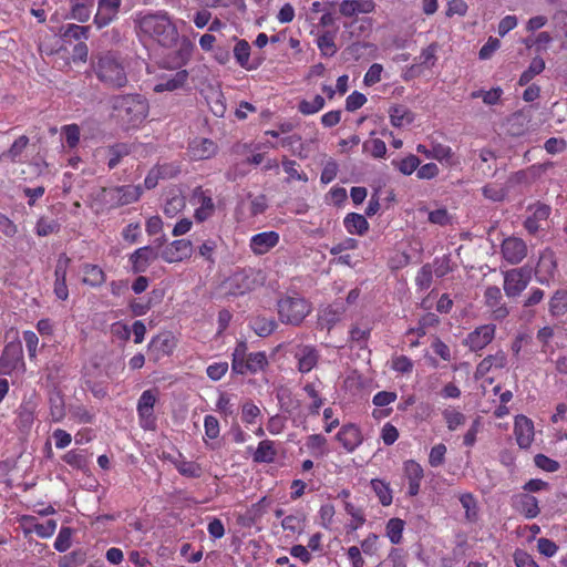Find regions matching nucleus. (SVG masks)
Instances as JSON below:
<instances>
[{
	"label": "nucleus",
	"instance_id": "obj_1",
	"mask_svg": "<svg viewBox=\"0 0 567 567\" xmlns=\"http://www.w3.org/2000/svg\"><path fill=\"white\" fill-rule=\"evenodd\" d=\"M135 27L140 33L157 41L163 47H173L178 40V31L167 11L137 13Z\"/></svg>",
	"mask_w": 567,
	"mask_h": 567
},
{
	"label": "nucleus",
	"instance_id": "obj_2",
	"mask_svg": "<svg viewBox=\"0 0 567 567\" xmlns=\"http://www.w3.org/2000/svg\"><path fill=\"white\" fill-rule=\"evenodd\" d=\"M113 114L125 131L141 126L150 111L148 101L141 94H122L111 99Z\"/></svg>",
	"mask_w": 567,
	"mask_h": 567
},
{
	"label": "nucleus",
	"instance_id": "obj_3",
	"mask_svg": "<svg viewBox=\"0 0 567 567\" xmlns=\"http://www.w3.org/2000/svg\"><path fill=\"white\" fill-rule=\"evenodd\" d=\"M92 68L99 81L107 87L122 89L127 84L122 62L110 52L100 55Z\"/></svg>",
	"mask_w": 567,
	"mask_h": 567
},
{
	"label": "nucleus",
	"instance_id": "obj_4",
	"mask_svg": "<svg viewBox=\"0 0 567 567\" xmlns=\"http://www.w3.org/2000/svg\"><path fill=\"white\" fill-rule=\"evenodd\" d=\"M265 276L255 269H243L227 277L218 287L221 296H240L262 285Z\"/></svg>",
	"mask_w": 567,
	"mask_h": 567
},
{
	"label": "nucleus",
	"instance_id": "obj_5",
	"mask_svg": "<svg viewBox=\"0 0 567 567\" xmlns=\"http://www.w3.org/2000/svg\"><path fill=\"white\" fill-rule=\"evenodd\" d=\"M247 344L238 342L231 359V370L237 374L258 373L264 371L268 365V360L265 352H250L247 353Z\"/></svg>",
	"mask_w": 567,
	"mask_h": 567
},
{
	"label": "nucleus",
	"instance_id": "obj_6",
	"mask_svg": "<svg viewBox=\"0 0 567 567\" xmlns=\"http://www.w3.org/2000/svg\"><path fill=\"white\" fill-rule=\"evenodd\" d=\"M277 307L280 321L289 324H299L311 311L309 302L298 295L282 297Z\"/></svg>",
	"mask_w": 567,
	"mask_h": 567
},
{
	"label": "nucleus",
	"instance_id": "obj_7",
	"mask_svg": "<svg viewBox=\"0 0 567 567\" xmlns=\"http://www.w3.org/2000/svg\"><path fill=\"white\" fill-rule=\"evenodd\" d=\"M551 207L545 203L536 202L526 208L524 228L530 236L543 237L550 226Z\"/></svg>",
	"mask_w": 567,
	"mask_h": 567
},
{
	"label": "nucleus",
	"instance_id": "obj_8",
	"mask_svg": "<svg viewBox=\"0 0 567 567\" xmlns=\"http://www.w3.org/2000/svg\"><path fill=\"white\" fill-rule=\"evenodd\" d=\"M103 193L110 207L117 208L136 203L143 195V187L128 184L105 188Z\"/></svg>",
	"mask_w": 567,
	"mask_h": 567
},
{
	"label": "nucleus",
	"instance_id": "obj_9",
	"mask_svg": "<svg viewBox=\"0 0 567 567\" xmlns=\"http://www.w3.org/2000/svg\"><path fill=\"white\" fill-rule=\"evenodd\" d=\"M156 390H145L137 401V415L140 425L144 430H154L156 426V417L154 415V405L157 401Z\"/></svg>",
	"mask_w": 567,
	"mask_h": 567
},
{
	"label": "nucleus",
	"instance_id": "obj_10",
	"mask_svg": "<svg viewBox=\"0 0 567 567\" xmlns=\"http://www.w3.org/2000/svg\"><path fill=\"white\" fill-rule=\"evenodd\" d=\"M122 0H97V10L93 18L94 25L101 30L118 19Z\"/></svg>",
	"mask_w": 567,
	"mask_h": 567
},
{
	"label": "nucleus",
	"instance_id": "obj_11",
	"mask_svg": "<svg viewBox=\"0 0 567 567\" xmlns=\"http://www.w3.org/2000/svg\"><path fill=\"white\" fill-rule=\"evenodd\" d=\"M192 200L198 205L194 214L197 221H205L213 216L215 204L210 190L203 189L202 186L195 187L192 192Z\"/></svg>",
	"mask_w": 567,
	"mask_h": 567
},
{
	"label": "nucleus",
	"instance_id": "obj_12",
	"mask_svg": "<svg viewBox=\"0 0 567 567\" xmlns=\"http://www.w3.org/2000/svg\"><path fill=\"white\" fill-rule=\"evenodd\" d=\"M530 280L529 272L524 269H512L504 275V290L507 297H516L526 289Z\"/></svg>",
	"mask_w": 567,
	"mask_h": 567
},
{
	"label": "nucleus",
	"instance_id": "obj_13",
	"mask_svg": "<svg viewBox=\"0 0 567 567\" xmlns=\"http://www.w3.org/2000/svg\"><path fill=\"white\" fill-rule=\"evenodd\" d=\"M496 327L492 323L477 327L474 331L468 333L464 343L472 350L478 351L484 349L492 342L495 336Z\"/></svg>",
	"mask_w": 567,
	"mask_h": 567
},
{
	"label": "nucleus",
	"instance_id": "obj_14",
	"mask_svg": "<svg viewBox=\"0 0 567 567\" xmlns=\"http://www.w3.org/2000/svg\"><path fill=\"white\" fill-rule=\"evenodd\" d=\"M188 154L193 161L212 158L218 151L217 144L206 137H195L188 144Z\"/></svg>",
	"mask_w": 567,
	"mask_h": 567
},
{
	"label": "nucleus",
	"instance_id": "obj_15",
	"mask_svg": "<svg viewBox=\"0 0 567 567\" xmlns=\"http://www.w3.org/2000/svg\"><path fill=\"white\" fill-rule=\"evenodd\" d=\"M188 72L186 70H179L171 74H165L158 76L157 83L154 85V92L163 93V92H173L178 89H182L187 80Z\"/></svg>",
	"mask_w": 567,
	"mask_h": 567
},
{
	"label": "nucleus",
	"instance_id": "obj_16",
	"mask_svg": "<svg viewBox=\"0 0 567 567\" xmlns=\"http://www.w3.org/2000/svg\"><path fill=\"white\" fill-rule=\"evenodd\" d=\"M337 440L347 452L351 453L361 445L363 436L360 429L355 424L350 423L340 429L337 434Z\"/></svg>",
	"mask_w": 567,
	"mask_h": 567
},
{
	"label": "nucleus",
	"instance_id": "obj_17",
	"mask_svg": "<svg viewBox=\"0 0 567 567\" xmlns=\"http://www.w3.org/2000/svg\"><path fill=\"white\" fill-rule=\"evenodd\" d=\"M514 434L519 447H529L534 440V424L532 420H529L525 415L516 416L514 424Z\"/></svg>",
	"mask_w": 567,
	"mask_h": 567
},
{
	"label": "nucleus",
	"instance_id": "obj_18",
	"mask_svg": "<svg viewBox=\"0 0 567 567\" xmlns=\"http://www.w3.org/2000/svg\"><path fill=\"white\" fill-rule=\"evenodd\" d=\"M484 297L485 303L492 309V316L495 320H502L507 317L509 311L507 307L502 303L503 297L498 287L492 286L486 288Z\"/></svg>",
	"mask_w": 567,
	"mask_h": 567
},
{
	"label": "nucleus",
	"instance_id": "obj_19",
	"mask_svg": "<svg viewBox=\"0 0 567 567\" xmlns=\"http://www.w3.org/2000/svg\"><path fill=\"white\" fill-rule=\"evenodd\" d=\"M404 475L409 481V494L411 496L416 495L423 478L422 466L417 462L409 460L404 463Z\"/></svg>",
	"mask_w": 567,
	"mask_h": 567
},
{
	"label": "nucleus",
	"instance_id": "obj_20",
	"mask_svg": "<svg viewBox=\"0 0 567 567\" xmlns=\"http://www.w3.org/2000/svg\"><path fill=\"white\" fill-rule=\"evenodd\" d=\"M514 507L526 518H534L539 514L538 502L536 497L529 494H520L514 499Z\"/></svg>",
	"mask_w": 567,
	"mask_h": 567
},
{
	"label": "nucleus",
	"instance_id": "obj_21",
	"mask_svg": "<svg viewBox=\"0 0 567 567\" xmlns=\"http://www.w3.org/2000/svg\"><path fill=\"white\" fill-rule=\"evenodd\" d=\"M295 357L298 361V369L302 373L311 371L318 362L317 351L309 346L298 348Z\"/></svg>",
	"mask_w": 567,
	"mask_h": 567
},
{
	"label": "nucleus",
	"instance_id": "obj_22",
	"mask_svg": "<svg viewBox=\"0 0 567 567\" xmlns=\"http://www.w3.org/2000/svg\"><path fill=\"white\" fill-rule=\"evenodd\" d=\"M157 259L155 250H135L130 256L133 272H144Z\"/></svg>",
	"mask_w": 567,
	"mask_h": 567
},
{
	"label": "nucleus",
	"instance_id": "obj_23",
	"mask_svg": "<svg viewBox=\"0 0 567 567\" xmlns=\"http://www.w3.org/2000/svg\"><path fill=\"white\" fill-rule=\"evenodd\" d=\"M390 122L394 127H403L411 124L415 115L405 105L396 104L389 110Z\"/></svg>",
	"mask_w": 567,
	"mask_h": 567
},
{
	"label": "nucleus",
	"instance_id": "obj_24",
	"mask_svg": "<svg viewBox=\"0 0 567 567\" xmlns=\"http://www.w3.org/2000/svg\"><path fill=\"white\" fill-rule=\"evenodd\" d=\"M69 259L62 256L58 262L55 268V285H54V293L61 300H66L69 297L68 287L65 284L66 277V264Z\"/></svg>",
	"mask_w": 567,
	"mask_h": 567
},
{
	"label": "nucleus",
	"instance_id": "obj_25",
	"mask_svg": "<svg viewBox=\"0 0 567 567\" xmlns=\"http://www.w3.org/2000/svg\"><path fill=\"white\" fill-rule=\"evenodd\" d=\"M346 229L352 235H363L368 228L369 223L361 214L350 213L343 220Z\"/></svg>",
	"mask_w": 567,
	"mask_h": 567
},
{
	"label": "nucleus",
	"instance_id": "obj_26",
	"mask_svg": "<svg viewBox=\"0 0 567 567\" xmlns=\"http://www.w3.org/2000/svg\"><path fill=\"white\" fill-rule=\"evenodd\" d=\"M546 68L545 60L540 56L532 59L528 68L520 74L518 79V85H527L535 76L540 74Z\"/></svg>",
	"mask_w": 567,
	"mask_h": 567
},
{
	"label": "nucleus",
	"instance_id": "obj_27",
	"mask_svg": "<svg viewBox=\"0 0 567 567\" xmlns=\"http://www.w3.org/2000/svg\"><path fill=\"white\" fill-rule=\"evenodd\" d=\"M405 522L401 518H390L385 524V536L393 545H399L403 539Z\"/></svg>",
	"mask_w": 567,
	"mask_h": 567
},
{
	"label": "nucleus",
	"instance_id": "obj_28",
	"mask_svg": "<svg viewBox=\"0 0 567 567\" xmlns=\"http://www.w3.org/2000/svg\"><path fill=\"white\" fill-rule=\"evenodd\" d=\"M276 455L275 443L269 440H264L258 444L254 453V461L257 463H271L275 461Z\"/></svg>",
	"mask_w": 567,
	"mask_h": 567
},
{
	"label": "nucleus",
	"instance_id": "obj_29",
	"mask_svg": "<svg viewBox=\"0 0 567 567\" xmlns=\"http://www.w3.org/2000/svg\"><path fill=\"white\" fill-rule=\"evenodd\" d=\"M391 164L401 174H403L405 176H410L414 172L417 171V167L421 164V159L416 155H414V154H409L408 156H405L403 158L393 159L391 162Z\"/></svg>",
	"mask_w": 567,
	"mask_h": 567
},
{
	"label": "nucleus",
	"instance_id": "obj_30",
	"mask_svg": "<svg viewBox=\"0 0 567 567\" xmlns=\"http://www.w3.org/2000/svg\"><path fill=\"white\" fill-rule=\"evenodd\" d=\"M234 56L237 61V63L246 69V70H254L257 68L256 64H251L249 62L250 56V45L246 40H239L235 48H234Z\"/></svg>",
	"mask_w": 567,
	"mask_h": 567
},
{
	"label": "nucleus",
	"instance_id": "obj_31",
	"mask_svg": "<svg viewBox=\"0 0 567 567\" xmlns=\"http://www.w3.org/2000/svg\"><path fill=\"white\" fill-rule=\"evenodd\" d=\"M279 243V234L276 231H264L256 234L250 239L251 248H274Z\"/></svg>",
	"mask_w": 567,
	"mask_h": 567
},
{
	"label": "nucleus",
	"instance_id": "obj_32",
	"mask_svg": "<svg viewBox=\"0 0 567 567\" xmlns=\"http://www.w3.org/2000/svg\"><path fill=\"white\" fill-rule=\"evenodd\" d=\"M90 25H79L74 23L66 24L61 29V37L68 40H87L90 34Z\"/></svg>",
	"mask_w": 567,
	"mask_h": 567
},
{
	"label": "nucleus",
	"instance_id": "obj_33",
	"mask_svg": "<svg viewBox=\"0 0 567 567\" xmlns=\"http://www.w3.org/2000/svg\"><path fill=\"white\" fill-rule=\"evenodd\" d=\"M281 164H282V168H284L285 173L288 175V177L286 179L287 183H290L292 181H299L302 183L308 182L307 174L299 169L300 165L295 159H290L285 156L282 158Z\"/></svg>",
	"mask_w": 567,
	"mask_h": 567
},
{
	"label": "nucleus",
	"instance_id": "obj_34",
	"mask_svg": "<svg viewBox=\"0 0 567 567\" xmlns=\"http://www.w3.org/2000/svg\"><path fill=\"white\" fill-rule=\"evenodd\" d=\"M131 150L130 146L125 143H117L114 145L109 146L107 154H109V161H107V167L109 169H114L122 158L124 156H127L130 154Z\"/></svg>",
	"mask_w": 567,
	"mask_h": 567
},
{
	"label": "nucleus",
	"instance_id": "obj_35",
	"mask_svg": "<svg viewBox=\"0 0 567 567\" xmlns=\"http://www.w3.org/2000/svg\"><path fill=\"white\" fill-rule=\"evenodd\" d=\"M174 464L178 473L183 476L197 478L203 474V468L198 463L187 461L184 457L176 460Z\"/></svg>",
	"mask_w": 567,
	"mask_h": 567
},
{
	"label": "nucleus",
	"instance_id": "obj_36",
	"mask_svg": "<svg viewBox=\"0 0 567 567\" xmlns=\"http://www.w3.org/2000/svg\"><path fill=\"white\" fill-rule=\"evenodd\" d=\"M316 42L321 54L326 58L333 56L338 51L334 34L331 32H323L317 38Z\"/></svg>",
	"mask_w": 567,
	"mask_h": 567
},
{
	"label": "nucleus",
	"instance_id": "obj_37",
	"mask_svg": "<svg viewBox=\"0 0 567 567\" xmlns=\"http://www.w3.org/2000/svg\"><path fill=\"white\" fill-rule=\"evenodd\" d=\"M442 415L450 431L457 430L466 421V416L461 411L452 406L444 409Z\"/></svg>",
	"mask_w": 567,
	"mask_h": 567
},
{
	"label": "nucleus",
	"instance_id": "obj_38",
	"mask_svg": "<svg viewBox=\"0 0 567 567\" xmlns=\"http://www.w3.org/2000/svg\"><path fill=\"white\" fill-rule=\"evenodd\" d=\"M105 281L103 270L95 265H85L83 267V282L90 286H100Z\"/></svg>",
	"mask_w": 567,
	"mask_h": 567
},
{
	"label": "nucleus",
	"instance_id": "obj_39",
	"mask_svg": "<svg viewBox=\"0 0 567 567\" xmlns=\"http://www.w3.org/2000/svg\"><path fill=\"white\" fill-rule=\"evenodd\" d=\"M70 18L81 23H85L91 17V6L79 0H70Z\"/></svg>",
	"mask_w": 567,
	"mask_h": 567
},
{
	"label": "nucleus",
	"instance_id": "obj_40",
	"mask_svg": "<svg viewBox=\"0 0 567 567\" xmlns=\"http://www.w3.org/2000/svg\"><path fill=\"white\" fill-rule=\"evenodd\" d=\"M186 206V198L182 194H174L166 199L163 212L167 217H175Z\"/></svg>",
	"mask_w": 567,
	"mask_h": 567
},
{
	"label": "nucleus",
	"instance_id": "obj_41",
	"mask_svg": "<svg viewBox=\"0 0 567 567\" xmlns=\"http://www.w3.org/2000/svg\"><path fill=\"white\" fill-rule=\"evenodd\" d=\"M371 487L383 506H389L392 503V491L388 483L375 478L371 481Z\"/></svg>",
	"mask_w": 567,
	"mask_h": 567
},
{
	"label": "nucleus",
	"instance_id": "obj_42",
	"mask_svg": "<svg viewBox=\"0 0 567 567\" xmlns=\"http://www.w3.org/2000/svg\"><path fill=\"white\" fill-rule=\"evenodd\" d=\"M29 144V137L21 135L10 146V148L3 153V156L9 158L12 163L20 162V157Z\"/></svg>",
	"mask_w": 567,
	"mask_h": 567
},
{
	"label": "nucleus",
	"instance_id": "obj_43",
	"mask_svg": "<svg viewBox=\"0 0 567 567\" xmlns=\"http://www.w3.org/2000/svg\"><path fill=\"white\" fill-rule=\"evenodd\" d=\"M326 101L321 95H316L313 100H302L298 104V111L303 115H312L324 107Z\"/></svg>",
	"mask_w": 567,
	"mask_h": 567
},
{
	"label": "nucleus",
	"instance_id": "obj_44",
	"mask_svg": "<svg viewBox=\"0 0 567 567\" xmlns=\"http://www.w3.org/2000/svg\"><path fill=\"white\" fill-rule=\"evenodd\" d=\"M276 327L277 323L272 319L266 317H256L251 321V328L260 337H267L271 334Z\"/></svg>",
	"mask_w": 567,
	"mask_h": 567
},
{
	"label": "nucleus",
	"instance_id": "obj_45",
	"mask_svg": "<svg viewBox=\"0 0 567 567\" xmlns=\"http://www.w3.org/2000/svg\"><path fill=\"white\" fill-rule=\"evenodd\" d=\"M453 151L449 145L434 143L431 147L432 159H436L440 163L452 164L453 163Z\"/></svg>",
	"mask_w": 567,
	"mask_h": 567
},
{
	"label": "nucleus",
	"instance_id": "obj_46",
	"mask_svg": "<svg viewBox=\"0 0 567 567\" xmlns=\"http://www.w3.org/2000/svg\"><path fill=\"white\" fill-rule=\"evenodd\" d=\"M437 49L439 44L436 42H433L424 48L419 55V64L425 69H432L437 61Z\"/></svg>",
	"mask_w": 567,
	"mask_h": 567
},
{
	"label": "nucleus",
	"instance_id": "obj_47",
	"mask_svg": "<svg viewBox=\"0 0 567 567\" xmlns=\"http://www.w3.org/2000/svg\"><path fill=\"white\" fill-rule=\"evenodd\" d=\"M363 151L374 158H383L386 154V145L381 138H370L363 143Z\"/></svg>",
	"mask_w": 567,
	"mask_h": 567
},
{
	"label": "nucleus",
	"instance_id": "obj_48",
	"mask_svg": "<svg viewBox=\"0 0 567 567\" xmlns=\"http://www.w3.org/2000/svg\"><path fill=\"white\" fill-rule=\"evenodd\" d=\"M60 230V224L56 219L41 217L35 226V233L38 236H49L56 234Z\"/></svg>",
	"mask_w": 567,
	"mask_h": 567
},
{
	"label": "nucleus",
	"instance_id": "obj_49",
	"mask_svg": "<svg viewBox=\"0 0 567 567\" xmlns=\"http://www.w3.org/2000/svg\"><path fill=\"white\" fill-rule=\"evenodd\" d=\"M173 347V339L169 336H157L150 342V349L163 355L172 353Z\"/></svg>",
	"mask_w": 567,
	"mask_h": 567
},
{
	"label": "nucleus",
	"instance_id": "obj_50",
	"mask_svg": "<svg viewBox=\"0 0 567 567\" xmlns=\"http://www.w3.org/2000/svg\"><path fill=\"white\" fill-rule=\"evenodd\" d=\"M62 134L69 148H75L80 143L81 130L78 124H68L62 126Z\"/></svg>",
	"mask_w": 567,
	"mask_h": 567
},
{
	"label": "nucleus",
	"instance_id": "obj_51",
	"mask_svg": "<svg viewBox=\"0 0 567 567\" xmlns=\"http://www.w3.org/2000/svg\"><path fill=\"white\" fill-rule=\"evenodd\" d=\"M556 265L551 258V256H540L539 262L536 269V274L538 276V281L540 284H547L548 279L543 277L542 274L546 272L549 277L553 276Z\"/></svg>",
	"mask_w": 567,
	"mask_h": 567
},
{
	"label": "nucleus",
	"instance_id": "obj_52",
	"mask_svg": "<svg viewBox=\"0 0 567 567\" xmlns=\"http://www.w3.org/2000/svg\"><path fill=\"white\" fill-rule=\"evenodd\" d=\"M549 309L554 316L565 313L567 311V291H557L550 300Z\"/></svg>",
	"mask_w": 567,
	"mask_h": 567
},
{
	"label": "nucleus",
	"instance_id": "obj_53",
	"mask_svg": "<svg viewBox=\"0 0 567 567\" xmlns=\"http://www.w3.org/2000/svg\"><path fill=\"white\" fill-rule=\"evenodd\" d=\"M342 313V310L328 307L321 311L319 316V323L322 327H327L328 329H330L336 322H338L341 319Z\"/></svg>",
	"mask_w": 567,
	"mask_h": 567
},
{
	"label": "nucleus",
	"instance_id": "obj_54",
	"mask_svg": "<svg viewBox=\"0 0 567 567\" xmlns=\"http://www.w3.org/2000/svg\"><path fill=\"white\" fill-rule=\"evenodd\" d=\"M327 440L321 434H312L307 439L306 446L313 455L326 454Z\"/></svg>",
	"mask_w": 567,
	"mask_h": 567
},
{
	"label": "nucleus",
	"instance_id": "obj_55",
	"mask_svg": "<svg viewBox=\"0 0 567 567\" xmlns=\"http://www.w3.org/2000/svg\"><path fill=\"white\" fill-rule=\"evenodd\" d=\"M305 392L307 393V395L311 399V403L309 405V411L310 413L312 414H318L319 413V410L320 408L322 406L323 404V400L321 399V396L319 395V392L316 388L315 384L312 383H308L305 385L303 388Z\"/></svg>",
	"mask_w": 567,
	"mask_h": 567
},
{
	"label": "nucleus",
	"instance_id": "obj_56",
	"mask_svg": "<svg viewBox=\"0 0 567 567\" xmlns=\"http://www.w3.org/2000/svg\"><path fill=\"white\" fill-rule=\"evenodd\" d=\"M205 436L204 440H215L219 436L220 426L218 420L213 415H206L204 419Z\"/></svg>",
	"mask_w": 567,
	"mask_h": 567
},
{
	"label": "nucleus",
	"instance_id": "obj_57",
	"mask_svg": "<svg viewBox=\"0 0 567 567\" xmlns=\"http://www.w3.org/2000/svg\"><path fill=\"white\" fill-rule=\"evenodd\" d=\"M483 196L493 202H502L506 197V189L496 184H487L482 188Z\"/></svg>",
	"mask_w": 567,
	"mask_h": 567
},
{
	"label": "nucleus",
	"instance_id": "obj_58",
	"mask_svg": "<svg viewBox=\"0 0 567 567\" xmlns=\"http://www.w3.org/2000/svg\"><path fill=\"white\" fill-rule=\"evenodd\" d=\"M72 530L69 527H62L54 540V548L64 553L71 547Z\"/></svg>",
	"mask_w": 567,
	"mask_h": 567
},
{
	"label": "nucleus",
	"instance_id": "obj_59",
	"mask_svg": "<svg viewBox=\"0 0 567 567\" xmlns=\"http://www.w3.org/2000/svg\"><path fill=\"white\" fill-rule=\"evenodd\" d=\"M446 446L443 443L434 445L429 455V463L432 467L442 465L445 461Z\"/></svg>",
	"mask_w": 567,
	"mask_h": 567
},
{
	"label": "nucleus",
	"instance_id": "obj_60",
	"mask_svg": "<svg viewBox=\"0 0 567 567\" xmlns=\"http://www.w3.org/2000/svg\"><path fill=\"white\" fill-rule=\"evenodd\" d=\"M260 414V409L256 404L248 402L243 405L241 420L244 423L255 424Z\"/></svg>",
	"mask_w": 567,
	"mask_h": 567
},
{
	"label": "nucleus",
	"instance_id": "obj_61",
	"mask_svg": "<svg viewBox=\"0 0 567 567\" xmlns=\"http://www.w3.org/2000/svg\"><path fill=\"white\" fill-rule=\"evenodd\" d=\"M338 171H339V166H338L337 162L333 159H329L322 168V172L320 175L321 183L329 184L332 181H334L337 177Z\"/></svg>",
	"mask_w": 567,
	"mask_h": 567
},
{
	"label": "nucleus",
	"instance_id": "obj_62",
	"mask_svg": "<svg viewBox=\"0 0 567 567\" xmlns=\"http://www.w3.org/2000/svg\"><path fill=\"white\" fill-rule=\"evenodd\" d=\"M429 221L439 226H446L452 223V216L446 208H440L430 212Z\"/></svg>",
	"mask_w": 567,
	"mask_h": 567
},
{
	"label": "nucleus",
	"instance_id": "obj_63",
	"mask_svg": "<svg viewBox=\"0 0 567 567\" xmlns=\"http://www.w3.org/2000/svg\"><path fill=\"white\" fill-rule=\"evenodd\" d=\"M365 103V95L361 92L354 91L350 95H348L346 100V110L349 112H354L362 107Z\"/></svg>",
	"mask_w": 567,
	"mask_h": 567
},
{
	"label": "nucleus",
	"instance_id": "obj_64",
	"mask_svg": "<svg viewBox=\"0 0 567 567\" xmlns=\"http://www.w3.org/2000/svg\"><path fill=\"white\" fill-rule=\"evenodd\" d=\"M514 563L516 567H539L529 554L520 549L514 553Z\"/></svg>",
	"mask_w": 567,
	"mask_h": 567
}]
</instances>
